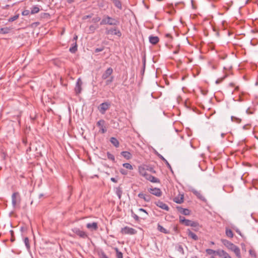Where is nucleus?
<instances>
[{"label":"nucleus","mask_w":258,"mask_h":258,"mask_svg":"<svg viewBox=\"0 0 258 258\" xmlns=\"http://www.w3.org/2000/svg\"><path fill=\"white\" fill-rule=\"evenodd\" d=\"M222 243L229 249L233 251L238 258H242L239 248L226 239H222Z\"/></svg>","instance_id":"1"},{"label":"nucleus","mask_w":258,"mask_h":258,"mask_svg":"<svg viewBox=\"0 0 258 258\" xmlns=\"http://www.w3.org/2000/svg\"><path fill=\"white\" fill-rule=\"evenodd\" d=\"M119 24L118 19L111 17L108 15H104L100 22V25H109L116 26Z\"/></svg>","instance_id":"2"},{"label":"nucleus","mask_w":258,"mask_h":258,"mask_svg":"<svg viewBox=\"0 0 258 258\" xmlns=\"http://www.w3.org/2000/svg\"><path fill=\"white\" fill-rule=\"evenodd\" d=\"M105 34L106 35H114L118 37H120L121 36V31L116 27H114L110 29L106 28Z\"/></svg>","instance_id":"3"},{"label":"nucleus","mask_w":258,"mask_h":258,"mask_svg":"<svg viewBox=\"0 0 258 258\" xmlns=\"http://www.w3.org/2000/svg\"><path fill=\"white\" fill-rule=\"evenodd\" d=\"M21 197L18 192H15L12 196V204L14 208H15L17 205H19L21 203Z\"/></svg>","instance_id":"4"},{"label":"nucleus","mask_w":258,"mask_h":258,"mask_svg":"<svg viewBox=\"0 0 258 258\" xmlns=\"http://www.w3.org/2000/svg\"><path fill=\"white\" fill-rule=\"evenodd\" d=\"M72 231L79 236L80 238L86 239L88 238L87 233L84 231L80 230L79 228L75 227L72 229Z\"/></svg>","instance_id":"5"},{"label":"nucleus","mask_w":258,"mask_h":258,"mask_svg":"<svg viewBox=\"0 0 258 258\" xmlns=\"http://www.w3.org/2000/svg\"><path fill=\"white\" fill-rule=\"evenodd\" d=\"M120 232L123 234L134 235L137 233V231L136 230L133 228L125 226L121 228Z\"/></svg>","instance_id":"6"},{"label":"nucleus","mask_w":258,"mask_h":258,"mask_svg":"<svg viewBox=\"0 0 258 258\" xmlns=\"http://www.w3.org/2000/svg\"><path fill=\"white\" fill-rule=\"evenodd\" d=\"M110 105V103L108 102H103L98 106V110L102 114H104L106 111L109 109Z\"/></svg>","instance_id":"7"},{"label":"nucleus","mask_w":258,"mask_h":258,"mask_svg":"<svg viewBox=\"0 0 258 258\" xmlns=\"http://www.w3.org/2000/svg\"><path fill=\"white\" fill-rule=\"evenodd\" d=\"M97 125L99 127V132L102 134L106 132L107 130L105 126V121L103 119H100L97 122Z\"/></svg>","instance_id":"8"},{"label":"nucleus","mask_w":258,"mask_h":258,"mask_svg":"<svg viewBox=\"0 0 258 258\" xmlns=\"http://www.w3.org/2000/svg\"><path fill=\"white\" fill-rule=\"evenodd\" d=\"M113 73V69L109 67L102 74L101 78L102 80H106Z\"/></svg>","instance_id":"9"},{"label":"nucleus","mask_w":258,"mask_h":258,"mask_svg":"<svg viewBox=\"0 0 258 258\" xmlns=\"http://www.w3.org/2000/svg\"><path fill=\"white\" fill-rule=\"evenodd\" d=\"M149 191L151 194L155 195L158 197H160L162 195V191L159 188H150L149 189Z\"/></svg>","instance_id":"10"},{"label":"nucleus","mask_w":258,"mask_h":258,"mask_svg":"<svg viewBox=\"0 0 258 258\" xmlns=\"http://www.w3.org/2000/svg\"><path fill=\"white\" fill-rule=\"evenodd\" d=\"M86 227L90 231H96L98 228V223L97 222L88 223L86 224Z\"/></svg>","instance_id":"11"},{"label":"nucleus","mask_w":258,"mask_h":258,"mask_svg":"<svg viewBox=\"0 0 258 258\" xmlns=\"http://www.w3.org/2000/svg\"><path fill=\"white\" fill-rule=\"evenodd\" d=\"M82 82L81 81V79L80 78H79L77 80L75 90L77 94H79L82 91Z\"/></svg>","instance_id":"12"},{"label":"nucleus","mask_w":258,"mask_h":258,"mask_svg":"<svg viewBox=\"0 0 258 258\" xmlns=\"http://www.w3.org/2000/svg\"><path fill=\"white\" fill-rule=\"evenodd\" d=\"M147 180L153 182V183H159L160 182V180L151 175V174H149L148 173L147 174H145V177Z\"/></svg>","instance_id":"13"},{"label":"nucleus","mask_w":258,"mask_h":258,"mask_svg":"<svg viewBox=\"0 0 258 258\" xmlns=\"http://www.w3.org/2000/svg\"><path fill=\"white\" fill-rule=\"evenodd\" d=\"M155 205L158 207L161 208L162 209L165 210L167 211L169 210V208L166 204L164 203L163 202L160 201H158L155 203Z\"/></svg>","instance_id":"14"},{"label":"nucleus","mask_w":258,"mask_h":258,"mask_svg":"<svg viewBox=\"0 0 258 258\" xmlns=\"http://www.w3.org/2000/svg\"><path fill=\"white\" fill-rule=\"evenodd\" d=\"M191 191L195 195L197 196V197L200 200H201V201H204V202H206V199H205V198L202 195V194L201 193L200 191H198L197 190L194 189V188H192L191 189Z\"/></svg>","instance_id":"15"},{"label":"nucleus","mask_w":258,"mask_h":258,"mask_svg":"<svg viewBox=\"0 0 258 258\" xmlns=\"http://www.w3.org/2000/svg\"><path fill=\"white\" fill-rule=\"evenodd\" d=\"M179 221L181 223L184 224L186 226H190L191 225V220H188L185 218L183 216H179Z\"/></svg>","instance_id":"16"},{"label":"nucleus","mask_w":258,"mask_h":258,"mask_svg":"<svg viewBox=\"0 0 258 258\" xmlns=\"http://www.w3.org/2000/svg\"><path fill=\"white\" fill-rule=\"evenodd\" d=\"M218 255L222 258H231L229 254L223 250L219 249Z\"/></svg>","instance_id":"17"},{"label":"nucleus","mask_w":258,"mask_h":258,"mask_svg":"<svg viewBox=\"0 0 258 258\" xmlns=\"http://www.w3.org/2000/svg\"><path fill=\"white\" fill-rule=\"evenodd\" d=\"M149 39V42L153 45L156 44L159 41L158 37L154 36H150Z\"/></svg>","instance_id":"18"},{"label":"nucleus","mask_w":258,"mask_h":258,"mask_svg":"<svg viewBox=\"0 0 258 258\" xmlns=\"http://www.w3.org/2000/svg\"><path fill=\"white\" fill-rule=\"evenodd\" d=\"M187 234L189 237L191 238V239H194V240H198V236L196 234H195L194 232H192L189 229H188L187 230Z\"/></svg>","instance_id":"19"},{"label":"nucleus","mask_w":258,"mask_h":258,"mask_svg":"<svg viewBox=\"0 0 258 258\" xmlns=\"http://www.w3.org/2000/svg\"><path fill=\"white\" fill-rule=\"evenodd\" d=\"M178 211L184 215H189L190 214V211L187 209H184L180 207H177Z\"/></svg>","instance_id":"20"},{"label":"nucleus","mask_w":258,"mask_h":258,"mask_svg":"<svg viewBox=\"0 0 258 258\" xmlns=\"http://www.w3.org/2000/svg\"><path fill=\"white\" fill-rule=\"evenodd\" d=\"M120 154L127 160H129L132 157L131 153L128 151H122L121 152Z\"/></svg>","instance_id":"21"},{"label":"nucleus","mask_w":258,"mask_h":258,"mask_svg":"<svg viewBox=\"0 0 258 258\" xmlns=\"http://www.w3.org/2000/svg\"><path fill=\"white\" fill-rule=\"evenodd\" d=\"M110 141L111 143V144L116 148L119 147V143L116 138L114 137H111L110 139Z\"/></svg>","instance_id":"22"},{"label":"nucleus","mask_w":258,"mask_h":258,"mask_svg":"<svg viewBox=\"0 0 258 258\" xmlns=\"http://www.w3.org/2000/svg\"><path fill=\"white\" fill-rule=\"evenodd\" d=\"M157 229L158 231H159L161 232H162L165 234H169V231L167 230V229H165L163 226H162L159 224H158L157 226Z\"/></svg>","instance_id":"23"},{"label":"nucleus","mask_w":258,"mask_h":258,"mask_svg":"<svg viewBox=\"0 0 258 258\" xmlns=\"http://www.w3.org/2000/svg\"><path fill=\"white\" fill-rule=\"evenodd\" d=\"M115 193L118 197L119 199H121L122 190L121 187L118 186L115 188Z\"/></svg>","instance_id":"24"},{"label":"nucleus","mask_w":258,"mask_h":258,"mask_svg":"<svg viewBox=\"0 0 258 258\" xmlns=\"http://www.w3.org/2000/svg\"><path fill=\"white\" fill-rule=\"evenodd\" d=\"M115 6L119 9V10L122 9V5L120 1L119 0H111Z\"/></svg>","instance_id":"25"},{"label":"nucleus","mask_w":258,"mask_h":258,"mask_svg":"<svg viewBox=\"0 0 258 258\" xmlns=\"http://www.w3.org/2000/svg\"><path fill=\"white\" fill-rule=\"evenodd\" d=\"M174 202L177 204H181L183 202V195H181L180 197H176L174 199Z\"/></svg>","instance_id":"26"},{"label":"nucleus","mask_w":258,"mask_h":258,"mask_svg":"<svg viewBox=\"0 0 258 258\" xmlns=\"http://www.w3.org/2000/svg\"><path fill=\"white\" fill-rule=\"evenodd\" d=\"M11 29L8 27L2 28L0 29V34H5L10 32Z\"/></svg>","instance_id":"27"},{"label":"nucleus","mask_w":258,"mask_h":258,"mask_svg":"<svg viewBox=\"0 0 258 258\" xmlns=\"http://www.w3.org/2000/svg\"><path fill=\"white\" fill-rule=\"evenodd\" d=\"M40 11V9L37 6H34L31 8V14H35L38 13Z\"/></svg>","instance_id":"28"},{"label":"nucleus","mask_w":258,"mask_h":258,"mask_svg":"<svg viewBox=\"0 0 258 258\" xmlns=\"http://www.w3.org/2000/svg\"><path fill=\"white\" fill-rule=\"evenodd\" d=\"M176 248L177 251L178 252L179 255H184V250L182 246L181 245H178L177 246H176Z\"/></svg>","instance_id":"29"},{"label":"nucleus","mask_w":258,"mask_h":258,"mask_svg":"<svg viewBox=\"0 0 258 258\" xmlns=\"http://www.w3.org/2000/svg\"><path fill=\"white\" fill-rule=\"evenodd\" d=\"M114 249L115 250L116 252V258H123V254L120 251L117 247H114Z\"/></svg>","instance_id":"30"},{"label":"nucleus","mask_w":258,"mask_h":258,"mask_svg":"<svg viewBox=\"0 0 258 258\" xmlns=\"http://www.w3.org/2000/svg\"><path fill=\"white\" fill-rule=\"evenodd\" d=\"M206 252L208 254H209V255L215 254L218 255V252H219V250H214L212 249H207L206 250Z\"/></svg>","instance_id":"31"},{"label":"nucleus","mask_w":258,"mask_h":258,"mask_svg":"<svg viewBox=\"0 0 258 258\" xmlns=\"http://www.w3.org/2000/svg\"><path fill=\"white\" fill-rule=\"evenodd\" d=\"M131 216L135 219V220L136 222H139L140 221L139 217L134 213V212L133 211V210H131Z\"/></svg>","instance_id":"32"},{"label":"nucleus","mask_w":258,"mask_h":258,"mask_svg":"<svg viewBox=\"0 0 258 258\" xmlns=\"http://www.w3.org/2000/svg\"><path fill=\"white\" fill-rule=\"evenodd\" d=\"M24 242L25 243L26 248L28 250H29L30 249V246L29 244V240L27 237H26L24 239Z\"/></svg>","instance_id":"33"},{"label":"nucleus","mask_w":258,"mask_h":258,"mask_svg":"<svg viewBox=\"0 0 258 258\" xmlns=\"http://www.w3.org/2000/svg\"><path fill=\"white\" fill-rule=\"evenodd\" d=\"M159 157L162 160H163L165 162V164L167 165V167L170 169V170L171 171H172L171 166L170 164L168 163V162L162 155H159Z\"/></svg>","instance_id":"34"},{"label":"nucleus","mask_w":258,"mask_h":258,"mask_svg":"<svg viewBox=\"0 0 258 258\" xmlns=\"http://www.w3.org/2000/svg\"><path fill=\"white\" fill-rule=\"evenodd\" d=\"M249 255L253 258H257V254L254 249H252V248L249 249Z\"/></svg>","instance_id":"35"},{"label":"nucleus","mask_w":258,"mask_h":258,"mask_svg":"<svg viewBox=\"0 0 258 258\" xmlns=\"http://www.w3.org/2000/svg\"><path fill=\"white\" fill-rule=\"evenodd\" d=\"M225 233L227 236L230 238H232L233 237V233L231 229L226 228Z\"/></svg>","instance_id":"36"},{"label":"nucleus","mask_w":258,"mask_h":258,"mask_svg":"<svg viewBox=\"0 0 258 258\" xmlns=\"http://www.w3.org/2000/svg\"><path fill=\"white\" fill-rule=\"evenodd\" d=\"M107 158L112 161L113 162H115V157L113 155L111 154L110 152H107Z\"/></svg>","instance_id":"37"},{"label":"nucleus","mask_w":258,"mask_h":258,"mask_svg":"<svg viewBox=\"0 0 258 258\" xmlns=\"http://www.w3.org/2000/svg\"><path fill=\"white\" fill-rule=\"evenodd\" d=\"M70 51L73 53H75L77 50V42H75L74 43V45L71 47L69 49Z\"/></svg>","instance_id":"38"},{"label":"nucleus","mask_w":258,"mask_h":258,"mask_svg":"<svg viewBox=\"0 0 258 258\" xmlns=\"http://www.w3.org/2000/svg\"><path fill=\"white\" fill-rule=\"evenodd\" d=\"M122 166L123 167L125 168L126 169H128L130 170H132L133 169V166L128 163H125L122 164Z\"/></svg>","instance_id":"39"},{"label":"nucleus","mask_w":258,"mask_h":258,"mask_svg":"<svg viewBox=\"0 0 258 258\" xmlns=\"http://www.w3.org/2000/svg\"><path fill=\"white\" fill-rule=\"evenodd\" d=\"M231 119L232 121L236 122V123H240L241 120L240 118L234 116H232Z\"/></svg>","instance_id":"40"},{"label":"nucleus","mask_w":258,"mask_h":258,"mask_svg":"<svg viewBox=\"0 0 258 258\" xmlns=\"http://www.w3.org/2000/svg\"><path fill=\"white\" fill-rule=\"evenodd\" d=\"M199 224L198 223V222H196V221H191V225H190V226H191V227H193L195 228H197L198 227H199ZM195 230H198V229L196 228Z\"/></svg>","instance_id":"41"},{"label":"nucleus","mask_w":258,"mask_h":258,"mask_svg":"<svg viewBox=\"0 0 258 258\" xmlns=\"http://www.w3.org/2000/svg\"><path fill=\"white\" fill-rule=\"evenodd\" d=\"M19 14L16 15L14 16L13 17L10 18L8 20V21L9 22H13V21L16 20L19 18Z\"/></svg>","instance_id":"42"},{"label":"nucleus","mask_w":258,"mask_h":258,"mask_svg":"<svg viewBox=\"0 0 258 258\" xmlns=\"http://www.w3.org/2000/svg\"><path fill=\"white\" fill-rule=\"evenodd\" d=\"M139 172L140 174L145 177V174H147L148 173L145 170L144 168H139Z\"/></svg>","instance_id":"43"},{"label":"nucleus","mask_w":258,"mask_h":258,"mask_svg":"<svg viewBox=\"0 0 258 258\" xmlns=\"http://www.w3.org/2000/svg\"><path fill=\"white\" fill-rule=\"evenodd\" d=\"M113 80H114V77L110 76L109 79L106 81V82H105L106 85H109L110 84H111L113 82Z\"/></svg>","instance_id":"44"},{"label":"nucleus","mask_w":258,"mask_h":258,"mask_svg":"<svg viewBox=\"0 0 258 258\" xmlns=\"http://www.w3.org/2000/svg\"><path fill=\"white\" fill-rule=\"evenodd\" d=\"M97 28V27L94 25H91L89 27V31L91 33H94L95 30Z\"/></svg>","instance_id":"45"},{"label":"nucleus","mask_w":258,"mask_h":258,"mask_svg":"<svg viewBox=\"0 0 258 258\" xmlns=\"http://www.w3.org/2000/svg\"><path fill=\"white\" fill-rule=\"evenodd\" d=\"M144 198V200L147 202H150L151 200V197L150 195H145V197Z\"/></svg>","instance_id":"46"},{"label":"nucleus","mask_w":258,"mask_h":258,"mask_svg":"<svg viewBox=\"0 0 258 258\" xmlns=\"http://www.w3.org/2000/svg\"><path fill=\"white\" fill-rule=\"evenodd\" d=\"M101 20L100 18L99 17H94L92 19V22H93V23H97V22H98L99 21H100Z\"/></svg>","instance_id":"47"},{"label":"nucleus","mask_w":258,"mask_h":258,"mask_svg":"<svg viewBox=\"0 0 258 258\" xmlns=\"http://www.w3.org/2000/svg\"><path fill=\"white\" fill-rule=\"evenodd\" d=\"M30 14H31V12H30L29 10H24L22 13V15L23 16H28Z\"/></svg>","instance_id":"48"},{"label":"nucleus","mask_w":258,"mask_h":258,"mask_svg":"<svg viewBox=\"0 0 258 258\" xmlns=\"http://www.w3.org/2000/svg\"><path fill=\"white\" fill-rule=\"evenodd\" d=\"M99 256L100 258H109L103 251H101L99 253Z\"/></svg>","instance_id":"49"},{"label":"nucleus","mask_w":258,"mask_h":258,"mask_svg":"<svg viewBox=\"0 0 258 258\" xmlns=\"http://www.w3.org/2000/svg\"><path fill=\"white\" fill-rule=\"evenodd\" d=\"M119 171L122 175H126L127 174V171L124 169H120Z\"/></svg>","instance_id":"50"},{"label":"nucleus","mask_w":258,"mask_h":258,"mask_svg":"<svg viewBox=\"0 0 258 258\" xmlns=\"http://www.w3.org/2000/svg\"><path fill=\"white\" fill-rule=\"evenodd\" d=\"M145 194H143V193L141 192V193H139V194H138V197H139L140 198H141V199H143L144 200V197H145Z\"/></svg>","instance_id":"51"},{"label":"nucleus","mask_w":258,"mask_h":258,"mask_svg":"<svg viewBox=\"0 0 258 258\" xmlns=\"http://www.w3.org/2000/svg\"><path fill=\"white\" fill-rule=\"evenodd\" d=\"M103 50V48H97L95 50V52H99L102 51Z\"/></svg>","instance_id":"52"},{"label":"nucleus","mask_w":258,"mask_h":258,"mask_svg":"<svg viewBox=\"0 0 258 258\" xmlns=\"http://www.w3.org/2000/svg\"><path fill=\"white\" fill-rule=\"evenodd\" d=\"M139 211L143 212L145 213L147 215H148V213L147 212V211H146L145 209H143V208H140V209H139Z\"/></svg>","instance_id":"53"},{"label":"nucleus","mask_w":258,"mask_h":258,"mask_svg":"<svg viewBox=\"0 0 258 258\" xmlns=\"http://www.w3.org/2000/svg\"><path fill=\"white\" fill-rule=\"evenodd\" d=\"M165 36L167 38H169V39H171L172 38V36L170 35V34H166L165 35Z\"/></svg>","instance_id":"54"},{"label":"nucleus","mask_w":258,"mask_h":258,"mask_svg":"<svg viewBox=\"0 0 258 258\" xmlns=\"http://www.w3.org/2000/svg\"><path fill=\"white\" fill-rule=\"evenodd\" d=\"M236 232L238 234H239L242 237V234L241 233V232L240 231V230L239 229H237L236 230Z\"/></svg>","instance_id":"55"},{"label":"nucleus","mask_w":258,"mask_h":258,"mask_svg":"<svg viewBox=\"0 0 258 258\" xmlns=\"http://www.w3.org/2000/svg\"><path fill=\"white\" fill-rule=\"evenodd\" d=\"M111 180L114 182H117V180L114 177L111 178Z\"/></svg>","instance_id":"56"},{"label":"nucleus","mask_w":258,"mask_h":258,"mask_svg":"<svg viewBox=\"0 0 258 258\" xmlns=\"http://www.w3.org/2000/svg\"><path fill=\"white\" fill-rule=\"evenodd\" d=\"M75 0H67V2L69 4H71L74 2Z\"/></svg>","instance_id":"57"},{"label":"nucleus","mask_w":258,"mask_h":258,"mask_svg":"<svg viewBox=\"0 0 258 258\" xmlns=\"http://www.w3.org/2000/svg\"><path fill=\"white\" fill-rule=\"evenodd\" d=\"M150 171L153 173H155V171L154 170V169L153 168H150Z\"/></svg>","instance_id":"58"},{"label":"nucleus","mask_w":258,"mask_h":258,"mask_svg":"<svg viewBox=\"0 0 258 258\" xmlns=\"http://www.w3.org/2000/svg\"><path fill=\"white\" fill-rule=\"evenodd\" d=\"M77 38H78V36H77V35H75V36H74V39L75 40H77Z\"/></svg>","instance_id":"59"},{"label":"nucleus","mask_w":258,"mask_h":258,"mask_svg":"<svg viewBox=\"0 0 258 258\" xmlns=\"http://www.w3.org/2000/svg\"><path fill=\"white\" fill-rule=\"evenodd\" d=\"M31 150V147H29L28 149H27V152L30 151Z\"/></svg>","instance_id":"60"},{"label":"nucleus","mask_w":258,"mask_h":258,"mask_svg":"<svg viewBox=\"0 0 258 258\" xmlns=\"http://www.w3.org/2000/svg\"><path fill=\"white\" fill-rule=\"evenodd\" d=\"M9 7H10V5H6V8H9Z\"/></svg>","instance_id":"61"},{"label":"nucleus","mask_w":258,"mask_h":258,"mask_svg":"<svg viewBox=\"0 0 258 258\" xmlns=\"http://www.w3.org/2000/svg\"><path fill=\"white\" fill-rule=\"evenodd\" d=\"M255 85H256V86H257V85H258V81H257V82H256V83H255Z\"/></svg>","instance_id":"62"},{"label":"nucleus","mask_w":258,"mask_h":258,"mask_svg":"<svg viewBox=\"0 0 258 258\" xmlns=\"http://www.w3.org/2000/svg\"><path fill=\"white\" fill-rule=\"evenodd\" d=\"M42 196H43V195H42V194H40V195H39V197H42Z\"/></svg>","instance_id":"63"},{"label":"nucleus","mask_w":258,"mask_h":258,"mask_svg":"<svg viewBox=\"0 0 258 258\" xmlns=\"http://www.w3.org/2000/svg\"><path fill=\"white\" fill-rule=\"evenodd\" d=\"M210 258H215L214 256H212Z\"/></svg>","instance_id":"64"}]
</instances>
